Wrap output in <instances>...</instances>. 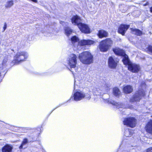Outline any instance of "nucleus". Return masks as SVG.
Listing matches in <instances>:
<instances>
[{
    "label": "nucleus",
    "instance_id": "nucleus-32",
    "mask_svg": "<svg viewBox=\"0 0 152 152\" xmlns=\"http://www.w3.org/2000/svg\"><path fill=\"white\" fill-rule=\"evenodd\" d=\"M150 11L151 12H152V7L150 8Z\"/></svg>",
    "mask_w": 152,
    "mask_h": 152
},
{
    "label": "nucleus",
    "instance_id": "nucleus-3",
    "mask_svg": "<svg viewBox=\"0 0 152 152\" xmlns=\"http://www.w3.org/2000/svg\"><path fill=\"white\" fill-rule=\"evenodd\" d=\"M122 61L125 65H128V69L130 71L133 73H137L140 71V66L135 64H133L130 61L127 56H125Z\"/></svg>",
    "mask_w": 152,
    "mask_h": 152
},
{
    "label": "nucleus",
    "instance_id": "nucleus-10",
    "mask_svg": "<svg viewBox=\"0 0 152 152\" xmlns=\"http://www.w3.org/2000/svg\"><path fill=\"white\" fill-rule=\"evenodd\" d=\"M123 123L125 125L133 128L135 126L136 120L133 117L125 118L123 121Z\"/></svg>",
    "mask_w": 152,
    "mask_h": 152
},
{
    "label": "nucleus",
    "instance_id": "nucleus-26",
    "mask_svg": "<svg viewBox=\"0 0 152 152\" xmlns=\"http://www.w3.org/2000/svg\"><path fill=\"white\" fill-rule=\"evenodd\" d=\"M14 4L13 0L9 1H7L5 6L6 8H10Z\"/></svg>",
    "mask_w": 152,
    "mask_h": 152
},
{
    "label": "nucleus",
    "instance_id": "nucleus-12",
    "mask_svg": "<svg viewBox=\"0 0 152 152\" xmlns=\"http://www.w3.org/2000/svg\"><path fill=\"white\" fill-rule=\"evenodd\" d=\"M95 42L91 40H81L79 42V48L81 46L89 45L93 44Z\"/></svg>",
    "mask_w": 152,
    "mask_h": 152
},
{
    "label": "nucleus",
    "instance_id": "nucleus-35",
    "mask_svg": "<svg viewBox=\"0 0 152 152\" xmlns=\"http://www.w3.org/2000/svg\"><path fill=\"white\" fill-rule=\"evenodd\" d=\"M151 117H152V116H151Z\"/></svg>",
    "mask_w": 152,
    "mask_h": 152
},
{
    "label": "nucleus",
    "instance_id": "nucleus-6",
    "mask_svg": "<svg viewBox=\"0 0 152 152\" xmlns=\"http://www.w3.org/2000/svg\"><path fill=\"white\" fill-rule=\"evenodd\" d=\"M74 100L78 101L84 98L89 100L91 97L90 95L87 93H85L82 91H77L73 95Z\"/></svg>",
    "mask_w": 152,
    "mask_h": 152
},
{
    "label": "nucleus",
    "instance_id": "nucleus-11",
    "mask_svg": "<svg viewBox=\"0 0 152 152\" xmlns=\"http://www.w3.org/2000/svg\"><path fill=\"white\" fill-rule=\"evenodd\" d=\"M118 61L115 57H110L108 60V64L109 67L111 69H115L116 67Z\"/></svg>",
    "mask_w": 152,
    "mask_h": 152
},
{
    "label": "nucleus",
    "instance_id": "nucleus-9",
    "mask_svg": "<svg viewBox=\"0 0 152 152\" xmlns=\"http://www.w3.org/2000/svg\"><path fill=\"white\" fill-rule=\"evenodd\" d=\"M77 63V56L74 54L70 55L69 58L68 63L71 68H75L76 66Z\"/></svg>",
    "mask_w": 152,
    "mask_h": 152
},
{
    "label": "nucleus",
    "instance_id": "nucleus-5",
    "mask_svg": "<svg viewBox=\"0 0 152 152\" xmlns=\"http://www.w3.org/2000/svg\"><path fill=\"white\" fill-rule=\"evenodd\" d=\"M113 41L110 38H107L100 43L99 48L102 52H106L112 46Z\"/></svg>",
    "mask_w": 152,
    "mask_h": 152
},
{
    "label": "nucleus",
    "instance_id": "nucleus-15",
    "mask_svg": "<svg viewBox=\"0 0 152 152\" xmlns=\"http://www.w3.org/2000/svg\"><path fill=\"white\" fill-rule=\"evenodd\" d=\"M108 103L111 104L115 106L116 108L119 109L120 108H126L125 105L122 103H117L113 100H110L107 101Z\"/></svg>",
    "mask_w": 152,
    "mask_h": 152
},
{
    "label": "nucleus",
    "instance_id": "nucleus-7",
    "mask_svg": "<svg viewBox=\"0 0 152 152\" xmlns=\"http://www.w3.org/2000/svg\"><path fill=\"white\" fill-rule=\"evenodd\" d=\"M110 86L107 84H104L101 87L97 88H94L93 92L97 95H101L103 93L106 92L109 90Z\"/></svg>",
    "mask_w": 152,
    "mask_h": 152
},
{
    "label": "nucleus",
    "instance_id": "nucleus-16",
    "mask_svg": "<svg viewBox=\"0 0 152 152\" xmlns=\"http://www.w3.org/2000/svg\"><path fill=\"white\" fill-rule=\"evenodd\" d=\"M72 43L74 46L78 49H79V39L75 36L72 37L71 39Z\"/></svg>",
    "mask_w": 152,
    "mask_h": 152
},
{
    "label": "nucleus",
    "instance_id": "nucleus-28",
    "mask_svg": "<svg viewBox=\"0 0 152 152\" xmlns=\"http://www.w3.org/2000/svg\"><path fill=\"white\" fill-rule=\"evenodd\" d=\"M147 151V152H152V147L148 148Z\"/></svg>",
    "mask_w": 152,
    "mask_h": 152
},
{
    "label": "nucleus",
    "instance_id": "nucleus-29",
    "mask_svg": "<svg viewBox=\"0 0 152 152\" xmlns=\"http://www.w3.org/2000/svg\"><path fill=\"white\" fill-rule=\"evenodd\" d=\"M148 49L150 51L152 52V46H149Z\"/></svg>",
    "mask_w": 152,
    "mask_h": 152
},
{
    "label": "nucleus",
    "instance_id": "nucleus-17",
    "mask_svg": "<svg viewBox=\"0 0 152 152\" xmlns=\"http://www.w3.org/2000/svg\"><path fill=\"white\" fill-rule=\"evenodd\" d=\"M145 129L147 132L152 134V120H150L148 123Z\"/></svg>",
    "mask_w": 152,
    "mask_h": 152
},
{
    "label": "nucleus",
    "instance_id": "nucleus-22",
    "mask_svg": "<svg viewBox=\"0 0 152 152\" xmlns=\"http://www.w3.org/2000/svg\"><path fill=\"white\" fill-rule=\"evenodd\" d=\"M131 29L132 33L136 35L140 36L142 33V32L138 29L136 28L133 29L132 28H131Z\"/></svg>",
    "mask_w": 152,
    "mask_h": 152
},
{
    "label": "nucleus",
    "instance_id": "nucleus-4",
    "mask_svg": "<svg viewBox=\"0 0 152 152\" xmlns=\"http://www.w3.org/2000/svg\"><path fill=\"white\" fill-rule=\"evenodd\" d=\"M28 56V53L25 51L18 52L14 57L13 61V63L18 64L21 62L26 61Z\"/></svg>",
    "mask_w": 152,
    "mask_h": 152
},
{
    "label": "nucleus",
    "instance_id": "nucleus-19",
    "mask_svg": "<svg viewBox=\"0 0 152 152\" xmlns=\"http://www.w3.org/2000/svg\"><path fill=\"white\" fill-rule=\"evenodd\" d=\"M108 34V33L107 32L102 30L99 31L98 36L100 38H102L104 37H107Z\"/></svg>",
    "mask_w": 152,
    "mask_h": 152
},
{
    "label": "nucleus",
    "instance_id": "nucleus-8",
    "mask_svg": "<svg viewBox=\"0 0 152 152\" xmlns=\"http://www.w3.org/2000/svg\"><path fill=\"white\" fill-rule=\"evenodd\" d=\"M145 95V93L143 89L139 90L130 99V102H134L139 101Z\"/></svg>",
    "mask_w": 152,
    "mask_h": 152
},
{
    "label": "nucleus",
    "instance_id": "nucleus-24",
    "mask_svg": "<svg viewBox=\"0 0 152 152\" xmlns=\"http://www.w3.org/2000/svg\"><path fill=\"white\" fill-rule=\"evenodd\" d=\"M113 94L116 96H118L120 94V92L117 88H113Z\"/></svg>",
    "mask_w": 152,
    "mask_h": 152
},
{
    "label": "nucleus",
    "instance_id": "nucleus-18",
    "mask_svg": "<svg viewBox=\"0 0 152 152\" xmlns=\"http://www.w3.org/2000/svg\"><path fill=\"white\" fill-rule=\"evenodd\" d=\"M12 149L11 145L7 144L2 148L1 151L2 152H12Z\"/></svg>",
    "mask_w": 152,
    "mask_h": 152
},
{
    "label": "nucleus",
    "instance_id": "nucleus-1",
    "mask_svg": "<svg viewBox=\"0 0 152 152\" xmlns=\"http://www.w3.org/2000/svg\"><path fill=\"white\" fill-rule=\"evenodd\" d=\"M72 22L75 25H77L82 32L85 33H90V28L88 26L81 23V20L78 16H73L72 19Z\"/></svg>",
    "mask_w": 152,
    "mask_h": 152
},
{
    "label": "nucleus",
    "instance_id": "nucleus-33",
    "mask_svg": "<svg viewBox=\"0 0 152 152\" xmlns=\"http://www.w3.org/2000/svg\"><path fill=\"white\" fill-rule=\"evenodd\" d=\"M121 152H126V151L125 150H123L121 151Z\"/></svg>",
    "mask_w": 152,
    "mask_h": 152
},
{
    "label": "nucleus",
    "instance_id": "nucleus-13",
    "mask_svg": "<svg viewBox=\"0 0 152 152\" xmlns=\"http://www.w3.org/2000/svg\"><path fill=\"white\" fill-rule=\"evenodd\" d=\"M129 27V25L123 24L121 25L118 28V32L119 33L123 35H124Z\"/></svg>",
    "mask_w": 152,
    "mask_h": 152
},
{
    "label": "nucleus",
    "instance_id": "nucleus-23",
    "mask_svg": "<svg viewBox=\"0 0 152 152\" xmlns=\"http://www.w3.org/2000/svg\"><path fill=\"white\" fill-rule=\"evenodd\" d=\"M28 140L27 139H24L21 145L19 147L20 149H21L23 148H26V146H25V145L28 143Z\"/></svg>",
    "mask_w": 152,
    "mask_h": 152
},
{
    "label": "nucleus",
    "instance_id": "nucleus-30",
    "mask_svg": "<svg viewBox=\"0 0 152 152\" xmlns=\"http://www.w3.org/2000/svg\"><path fill=\"white\" fill-rule=\"evenodd\" d=\"M7 28V25L6 23H5L4 26L3 27V31H4Z\"/></svg>",
    "mask_w": 152,
    "mask_h": 152
},
{
    "label": "nucleus",
    "instance_id": "nucleus-20",
    "mask_svg": "<svg viewBox=\"0 0 152 152\" xmlns=\"http://www.w3.org/2000/svg\"><path fill=\"white\" fill-rule=\"evenodd\" d=\"M132 88L130 86H127L124 87L123 91L125 93H129L132 92Z\"/></svg>",
    "mask_w": 152,
    "mask_h": 152
},
{
    "label": "nucleus",
    "instance_id": "nucleus-2",
    "mask_svg": "<svg viewBox=\"0 0 152 152\" xmlns=\"http://www.w3.org/2000/svg\"><path fill=\"white\" fill-rule=\"evenodd\" d=\"M79 58L80 61L85 64H89L92 63L93 60V56L88 51L83 52L79 55Z\"/></svg>",
    "mask_w": 152,
    "mask_h": 152
},
{
    "label": "nucleus",
    "instance_id": "nucleus-31",
    "mask_svg": "<svg viewBox=\"0 0 152 152\" xmlns=\"http://www.w3.org/2000/svg\"><path fill=\"white\" fill-rule=\"evenodd\" d=\"M31 0L34 2H37V0Z\"/></svg>",
    "mask_w": 152,
    "mask_h": 152
},
{
    "label": "nucleus",
    "instance_id": "nucleus-27",
    "mask_svg": "<svg viewBox=\"0 0 152 152\" xmlns=\"http://www.w3.org/2000/svg\"><path fill=\"white\" fill-rule=\"evenodd\" d=\"M7 58H4L3 60V62H2V65L3 66H5L6 63L7 62Z\"/></svg>",
    "mask_w": 152,
    "mask_h": 152
},
{
    "label": "nucleus",
    "instance_id": "nucleus-21",
    "mask_svg": "<svg viewBox=\"0 0 152 152\" xmlns=\"http://www.w3.org/2000/svg\"><path fill=\"white\" fill-rule=\"evenodd\" d=\"M134 133V131L131 129H127L124 132V135L126 137L131 136Z\"/></svg>",
    "mask_w": 152,
    "mask_h": 152
},
{
    "label": "nucleus",
    "instance_id": "nucleus-14",
    "mask_svg": "<svg viewBox=\"0 0 152 152\" xmlns=\"http://www.w3.org/2000/svg\"><path fill=\"white\" fill-rule=\"evenodd\" d=\"M113 51L116 55L123 56V59L125 56H127L124 53V51L118 47H115L113 49Z\"/></svg>",
    "mask_w": 152,
    "mask_h": 152
},
{
    "label": "nucleus",
    "instance_id": "nucleus-25",
    "mask_svg": "<svg viewBox=\"0 0 152 152\" xmlns=\"http://www.w3.org/2000/svg\"><path fill=\"white\" fill-rule=\"evenodd\" d=\"M65 31L66 34L67 36H69L72 32V30L68 27L65 28Z\"/></svg>",
    "mask_w": 152,
    "mask_h": 152
},
{
    "label": "nucleus",
    "instance_id": "nucleus-34",
    "mask_svg": "<svg viewBox=\"0 0 152 152\" xmlns=\"http://www.w3.org/2000/svg\"><path fill=\"white\" fill-rule=\"evenodd\" d=\"M1 76V73H0V76Z\"/></svg>",
    "mask_w": 152,
    "mask_h": 152
}]
</instances>
